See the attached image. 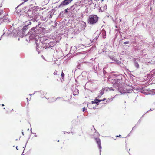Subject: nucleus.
Segmentation results:
<instances>
[{
    "mask_svg": "<svg viewBox=\"0 0 155 155\" xmlns=\"http://www.w3.org/2000/svg\"><path fill=\"white\" fill-rule=\"evenodd\" d=\"M38 27H32L27 34L30 35L31 39H35L36 45V50L38 53H40L42 48L47 49L51 47H53L55 46L56 43L51 41L50 40L45 38L43 39L37 40V33L36 32Z\"/></svg>",
    "mask_w": 155,
    "mask_h": 155,
    "instance_id": "1",
    "label": "nucleus"
},
{
    "mask_svg": "<svg viewBox=\"0 0 155 155\" xmlns=\"http://www.w3.org/2000/svg\"><path fill=\"white\" fill-rule=\"evenodd\" d=\"M37 9V7H34L29 8L25 7L23 8V10H24V12L26 14V16L27 18L34 22L37 21L38 17L40 15Z\"/></svg>",
    "mask_w": 155,
    "mask_h": 155,
    "instance_id": "2",
    "label": "nucleus"
},
{
    "mask_svg": "<svg viewBox=\"0 0 155 155\" xmlns=\"http://www.w3.org/2000/svg\"><path fill=\"white\" fill-rule=\"evenodd\" d=\"M99 18L95 15H90L87 19L88 23L91 25L96 24L98 21Z\"/></svg>",
    "mask_w": 155,
    "mask_h": 155,
    "instance_id": "3",
    "label": "nucleus"
},
{
    "mask_svg": "<svg viewBox=\"0 0 155 155\" xmlns=\"http://www.w3.org/2000/svg\"><path fill=\"white\" fill-rule=\"evenodd\" d=\"M110 81L112 83L114 87H117L118 89L120 86V84L122 81V79L119 78L118 77H117L111 79L110 80Z\"/></svg>",
    "mask_w": 155,
    "mask_h": 155,
    "instance_id": "4",
    "label": "nucleus"
},
{
    "mask_svg": "<svg viewBox=\"0 0 155 155\" xmlns=\"http://www.w3.org/2000/svg\"><path fill=\"white\" fill-rule=\"evenodd\" d=\"M93 127L94 129V130L95 131V134H94V138L95 139V140L97 143V144L98 147L100 149L99 152L100 154V155L101 152L102 147L101 145V140L99 138H97V137H99V136H100V134L98 132H96V130L95 129L94 126H93Z\"/></svg>",
    "mask_w": 155,
    "mask_h": 155,
    "instance_id": "5",
    "label": "nucleus"
},
{
    "mask_svg": "<svg viewBox=\"0 0 155 155\" xmlns=\"http://www.w3.org/2000/svg\"><path fill=\"white\" fill-rule=\"evenodd\" d=\"M118 90L122 94L130 93L132 91V87L128 86L120 87L118 88Z\"/></svg>",
    "mask_w": 155,
    "mask_h": 155,
    "instance_id": "6",
    "label": "nucleus"
},
{
    "mask_svg": "<svg viewBox=\"0 0 155 155\" xmlns=\"http://www.w3.org/2000/svg\"><path fill=\"white\" fill-rule=\"evenodd\" d=\"M19 32L18 29H15L12 26L8 30L7 32L8 35L11 34H12L15 37L18 35V33Z\"/></svg>",
    "mask_w": 155,
    "mask_h": 155,
    "instance_id": "7",
    "label": "nucleus"
},
{
    "mask_svg": "<svg viewBox=\"0 0 155 155\" xmlns=\"http://www.w3.org/2000/svg\"><path fill=\"white\" fill-rule=\"evenodd\" d=\"M73 0H64L58 7V8L63 7L68 5Z\"/></svg>",
    "mask_w": 155,
    "mask_h": 155,
    "instance_id": "8",
    "label": "nucleus"
},
{
    "mask_svg": "<svg viewBox=\"0 0 155 155\" xmlns=\"http://www.w3.org/2000/svg\"><path fill=\"white\" fill-rule=\"evenodd\" d=\"M133 64L135 67L137 69H138L139 68V66L138 62L140 61V59L139 58H134L133 59Z\"/></svg>",
    "mask_w": 155,
    "mask_h": 155,
    "instance_id": "9",
    "label": "nucleus"
},
{
    "mask_svg": "<svg viewBox=\"0 0 155 155\" xmlns=\"http://www.w3.org/2000/svg\"><path fill=\"white\" fill-rule=\"evenodd\" d=\"M78 86L76 85H73L72 87V91L74 95H78L79 94V90L78 88Z\"/></svg>",
    "mask_w": 155,
    "mask_h": 155,
    "instance_id": "10",
    "label": "nucleus"
},
{
    "mask_svg": "<svg viewBox=\"0 0 155 155\" xmlns=\"http://www.w3.org/2000/svg\"><path fill=\"white\" fill-rule=\"evenodd\" d=\"M40 24L41 23L39 22L38 25H36V27H37V31H36L37 35L39 33H41L42 31L45 30L44 28L40 26Z\"/></svg>",
    "mask_w": 155,
    "mask_h": 155,
    "instance_id": "11",
    "label": "nucleus"
},
{
    "mask_svg": "<svg viewBox=\"0 0 155 155\" xmlns=\"http://www.w3.org/2000/svg\"><path fill=\"white\" fill-rule=\"evenodd\" d=\"M84 63L81 62L80 61H79L77 63V68L79 69H83L84 67Z\"/></svg>",
    "mask_w": 155,
    "mask_h": 155,
    "instance_id": "12",
    "label": "nucleus"
},
{
    "mask_svg": "<svg viewBox=\"0 0 155 155\" xmlns=\"http://www.w3.org/2000/svg\"><path fill=\"white\" fill-rule=\"evenodd\" d=\"M28 29V28L27 27V26L25 25L23 27L21 31L22 36H23L27 35V31Z\"/></svg>",
    "mask_w": 155,
    "mask_h": 155,
    "instance_id": "13",
    "label": "nucleus"
},
{
    "mask_svg": "<svg viewBox=\"0 0 155 155\" xmlns=\"http://www.w3.org/2000/svg\"><path fill=\"white\" fill-rule=\"evenodd\" d=\"M8 15H5L3 18H1V19L2 21V22H5L8 23L10 21V20L8 19Z\"/></svg>",
    "mask_w": 155,
    "mask_h": 155,
    "instance_id": "14",
    "label": "nucleus"
},
{
    "mask_svg": "<svg viewBox=\"0 0 155 155\" xmlns=\"http://www.w3.org/2000/svg\"><path fill=\"white\" fill-rule=\"evenodd\" d=\"M71 10H74V11H77L80 9V8H78V7L77 6H76V4L75 3L71 7Z\"/></svg>",
    "mask_w": 155,
    "mask_h": 155,
    "instance_id": "15",
    "label": "nucleus"
},
{
    "mask_svg": "<svg viewBox=\"0 0 155 155\" xmlns=\"http://www.w3.org/2000/svg\"><path fill=\"white\" fill-rule=\"evenodd\" d=\"M98 66V64H96V65H94L93 67V69L94 72L97 73L98 69L99 68V67L97 68Z\"/></svg>",
    "mask_w": 155,
    "mask_h": 155,
    "instance_id": "16",
    "label": "nucleus"
},
{
    "mask_svg": "<svg viewBox=\"0 0 155 155\" xmlns=\"http://www.w3.org/2000/svg\"><path fill=\"white\" fill-rule=\"evenodd\" d=\"M82 2L79 1L76 2L75 3L76 4V6H77L78 8H80L84 6V5L82 4Z\"/></svg>",
    "mask_w": 155,
    "mask_h": 155,
    "instance_id": "17",
    "label": "nucleus"
},
{
    "mask_svg": "<svg viewBox=\"0 0 155 155\" xmlns=\"http://www.w3.org/2000/svg\"><path fill=\"white\" fill-rule=\"evenodd\" d=\"M102 71L103 73L104 78L106 79L108 76V74L105 70L104 68L103 69Z\"/></svg>",
    "mask_w": 155,
    "mask_h": 155,
    "instance_id": "18",
    "label": "nucleus"
},
{
    "mask_svg": "<svg viewBox=\"0 0 155 155\" xmlns=\"http://www.w3.org/2000/svg\"><path fill=\"white\" fill-rule=\"evenodd\" d=\"M102 35V37L103 38H106V31L104 29H102L100 33Z\"/></svg>",
    "mask_w": 155,
    "mask_h": 155,
    "instance_id": "19",
    "label": "nucleus"
},
{
    "mask_svg": "<svg viewBox=\"0 0 155 155\" xmlns=\"http://www.w3.org/2000/svg\"><path fill=\"white\" fill-rule=\"evenodd\" d=\"M132 91H133V92L135 93H137V91H139L141 92V93H143V91H142L139 90H141L142 89L141 88H137V89H135L134 88H133L132 87Z\"/></svg>",
    "mask_w": 155,
    "mask_h": 155,
    "instance_id": "20",
    "label": "nucleus"
},
{
    "mask_svg": "<svg viewBox=\"0 0 155 155\" xmlns=\"http://www.w3.org/2000/svg\"><path fill=\"white\" fill-rule=\"evenodd\" d=\"M97 97H96L94 100V101H91L92 104H96L97 105H98L99 104V101H98V99L97 98Z\"/></svg>",
    "mask_w": 155,
    "mask_h": 155,
    "instance_id": "21",
    "label": "nucleus"
},
{
    "mask_svg": "<svg viewBox=\"0 0 155 155\" xmlns=\"http://www.w3.org/2000/svg\"><path fill=\"white\" fill-rule=\"evenodd\" d=\"M100 93L98 94L97 97L98 98H100L102 95L104 94L103 91L101 90L100 91Z\"/></svg>",
    "mask_w": 155,
    "mask_h": 155,
    "instance_id": "22",
    "label": "nucleus"
},
{
    "mask_svg": "<svg viewBox=\"0 0 155 155\" xmlns=\"http://www.w3.org/2000/svg\"><path fill=\"white\" fill-rule=\"evenodd\" d=\"M64 12L63 11L60 13L58 17L60 18H61L64 16Z\"/></svg>",
    "mask_w": 155,
    "mask_h": 155,
    "instance_id": "23",
    "label": "nucleus"
},
{
    "mask_svg": "<svg viewBox=\"0 0 155 155\" xmlns=\"http://www.w3.org/2000/svg\"><path fill=\"white\" fill-rule=\"evenodd\" d=\"M37 92H39L41 94V97H42V96L44 95V94H45V92L44 91H35V93Z\"/></svg>",
    "mask_w": 155,
    "mask_h": 155,
    "instance_id": "24",
    "label": "nucleus"
},
{
    "mask_svg": "<svg viewBox=\"0 0 155 155\" xmlns=\"http://www.w3.org/2000/svg\"><path fill=\"white\" fill-rule=\"evenodd\" d=\"M151 74H152V77L155 76V69L151 71Z\"/></svg>",
    "mask_w": 155,
    "mask_h": 155,
    "instance_id": "25",
    "label": "nucleus"
},
{
    "mask_svg": "<svg viewBox=\"0 0 155 155\" xmlns=\"http://www.w3.org/2000/svg\"><path fill=\"white\" fill-rule=\"evenodd\" d=\"M109 87H103L102 89V91H107L108 90H109Z\"/></svg>",
    "mask_w": 155,
    "mask_h": 155,
    "instance_id": "26",
    "label": "nucleus"
},
{
    "mask_svg": "<svg viewBox=\"0 0 155 155\" xmlns=\"http://www.w3.org/2000/svg\"><path fill=\"white\" fill-rule=\"evenodd\" d=\"M53 15V13H52V12H49V14H48V15L49 18H52Z\"/></svg>",
    "mask_w": 155,
    "mask_h": 155,
    "instance_id": "27",
    "label": "nucleus"
},
{
    "mask_svg": "<svg viewBox=\"0 0 155 155\" xmlns=\"http://www.w3.org/2000/svg\"><path fill=\"white\" fill-rule=\"evenodd\" d=\"M31 24V21H28L27 23H26L25 26H27V27L29 28V26Z\"/></svg>",
    "mask_w": 155,
    "mask_h": 155,
    "instance_id": "28",
    "label": "nucleus"
},
{
    "mask_svg": "<svg viewBox=\"0 0 155 155\" xmlns=\"http://www.w3.org/2000/svg\"><path fill=\"white\" fill-rule=\"evenodd\" d=\"M109 56L110 59L112 60L113 61H114V60H115V59H116L115 58V57L114 56L109 55Z\"/></svg>",
    "mask_w": 155,
    "mask_h": 155,
    "instance_id": "29",
    "label": "nucleus"
},
{
    "mask_svg": "<svg viewBox=\"0 0 155 155\" xmlns=\"http://www.w3.org/2000/svg\"><path fill=\"white\" fill-rule=\"evenodd\" d=\"M114 61H115L118 64H121V62L119 61L118 60H117L116 59L114 60Z\"/></svg>",
    "mask_w": 155,
    "mask_h": 155,
    "instance_id": "30",
    "label": "nucleus"
},
{
    "mask_svg": "<svg viewBox=\"0 0 155 155\" xmlns=\"http://www.w3.org/2000/svg\"><path fill=\"white\" fill-rule=\"evenodd\" d=\"M70 9V8H67V9H65V10H63V11L64 12V13H67L68 11Z\"/></svg>",
    "mask_w": 155,
    "mask_h": 155,
    "instance_id": "31",
    "label": "nucleus"
},
{
    "mask_svg": "<svg viewBox=\"0 0 155 155\" xmlns=\"http://www.w3.org/2000/svg\"><path fill=\"white\" fill-rule=\"evenodd\" d=\"M48 100L49 102H52L54 101L53 100V98H48ZM55 101L56 100H55V101Z\"/></svg>",
    "mask_w": 155,
    "mask_h": 155,
    "instance_id": "32",
    "label": "nucleus"
},
{
    "mask_svg": "<svg viewBox=\"0 0 155 155\" xmlns=\"http://www.w3.org/2000/svg\"><path fill=\"white\" fill-rule=\"evenodd\" d=\"M103 10L104 11V10H105L107 9V5L105 4L104 6L103 7Z\"/></svg>",
    "mask_w": 155,
    "mask_h": 155,
    "instance_id": "33",
    "label": "nucleus"
},
{
    "mask_svg": "<svg viewBox=\"0 0 155 155\" xmlns=\"http://www.w3.org/2000/svg\"><path fill=\"white\" fill-rule=\"evenodd\" d=\"M30 131H31V134H35V137H37V135H36V134L35 133H33L32 131V128H31V129H30Z\"/></svg>",
    "mask_w": 155,
    "mask_h": 155,
    "instance_id": "34",
    "label": "nucleus"
},
{
    "mask_svg": "<svg viewBox=\"0 0 155 155\" xmlns=\"http://www.w3.org/2000/svg\"><path fill=\"white\" fill-rule=\"evenodd\" d=\"M99 34H98L97 35V36L94 39V40H93L94 41L98 39V38L99 37Z\"/></svg>",
    "mask_w": 155,
    "mask_h": 155,
    "instance_id": "35",
    "label": "nucleus"
},
{
    "mask_svg": "<svg viewBox=\"0 0 155 155\" xmlns=\"http://www.w3.org/2000/svg\"><path fill=\"white\" fill-rule=\"evenodd\" d=\"M61 77H62V79H63V78H64V74L63 73V71H62V73H61Z\"/></svg>",
    "mask_w": 155,
    "mask_h": 155,
    "instance_id": "36",
    "label": "nucleus"
},
{
    "mask_svg": "<svg viewBox=\"0 0 155 155\" xmlns=\"http://www.w3.org/2000/svg\"><path fill=\"white\" fill-rule=\"evenodd\" d=\"M153 110L151 109H150L149 110L147 111L145 113L142 117L147 113L149 111H152Z\"/></svg>",
    "mask_w": 155,
    "mask_h": 155,
    "instance_id": "37",
    "label": "nucleus"
},
{
    "mask_svg": "<svg viewBox=\"0 0 155 155\" xmlns=\"http://www.w3.org/2000/svg\"><path fill=\"white\" fill-rule=\"evenodd\" d=\"M141 121V120L140 119L138 121L137 123L136 124V125H137L138 124H139Z\"/></svg>",
    "mask_w": 155,
    "mask_h": 155,
    "instance_id": "38",
    "label": "nucleus"
},
{
    "mask_svg": "<svg viewBox=\"0 0 155 155\" xmlns=\"http://www.w3.org/2000/svg\"><path fill=\"white\" fill-rule=\"evenodd\" d=\"M29 138H30V137H29V138H28V140L26 142V144H25V147H23V148H25V147H26V145H27V143H28V140H29Z\"/></svg>",
    "mask_w": 155,
    "mask_h": 155,
    "instance_id": "39",
    "label": "nucleus"
},
{
    "mask_svg": "<svg viewBox=\"0 0 155 155\" xmlns=\"http://www.w3.org/2000/svg\"><path fill=\"white\" fill-rule=\"evenodd\" d=\"M109 89L110 91H114V89L112 87H109Z\"/></svg>",
    "mask_w": 155,
    "mask_h": 155,
    "instance_id": "40",
    "label": "nucleus"
},
{
    "mask_svg": "<svg viewBox=\"0 0 155 155\" xmlns=\"http://www.w3.org/2000/svg\"><path fill=\"white\" fill-rule=\"evenodd\" d=\"M53 74L54 75H57V72L56 71H55L54 72Z\"/></svg>",
    "mask_w": 155,
    "mask_h": 155,
    "instance_id": "41",
    "label": "nucleus"
},
{
    "mask_svg": "<svg viewBox=\"0 0 155 155\" xmlns=\"http://www.w3.org/2000/svg\"><path fill=\"white\" fill-rule=\"evenodd\" d=\"M118 65H120L121 67H123L124 66L123 64L121 62V64H119Z\"/></svg>",
    "mask_w": 155,
    "mask_h": 155,
    "instance_id": "42",
    "label": "nucleus"
},
{
    "mask_svg": "<svg viewBox=\"0 0 155 155\" xmlns=\"http://www.w3.org/2000/svg\"><path fill=\"white\" fill-rule=\"evenodd\" d=\"M3 13V10H1L0 11V15L2 14Z\"/></svg>",
    "mask_w": 155,
    "mask_h": 155,
    "instance_id": "43",
    "label": "nucleus"
},
{
    "mask_svg": "<svg viewBox=\"0 0 155 155\" xmlns=\"http://www.w3.org/2000/svg\"><path fill=\"white\" fill-rule=\"evenodd\" d=\"M129 43V41H126V42H124L123 43V44H128Z\"/></svg>",
    "mask_w": 155,
    "mask_h": 155,
    "instance_id": "44",
    "label": "nucleus"
},
{
    "mask_svg": "<svg viewBox=\"0 0 155 155\" xmlns=\"http://www.w3.org/2000/svg\"><path fill=\"white\" fill-rule=\"evenodd\" d=\"M82 109H83L82 111L83 112H84V111H85V110H86L85 109V107H83Z\"/></svg>",
    "mask_w": 155,
    "mask_h": 155,
    "instance_id": "45",
    "label": "nucleus"
},
{
    "mask_svg": "<svg viewBox=\"0 0 155 155\" xmlns=\"http://www.w3.org/2000/svg\"><path fill=\"white\" fill-rule=\"evenodd\" d=\"M98 101H99V103L101 101H102V100H100V99H98Z\"/></svg>",
    "mask_w": 155,
    "mask_h": 155,
    "instance_id": "46",
    "label": "nucleus"
},
{
    "mask_svg": "<svg viewBox=\"0 0 155 155\" xmlns=\"http://www.w3.org/2000/svg\"><path fill=\"white\" fill-rule=\"evenodd\" d=\"M121 136V135H119V136H118V135H117V136H116V137H120V136Z\"/></svg>",
    "mask_w": 155,
    "mask_h": 155,
    "instance_id": "47",
    "label": "nucleus"
},
{
    "mask_svg": "<svg viewBox=\"0 0 155 155\" xmlns=\"http://www.w3.org/2000/svg\"><path fill=\"white\" fill-rule=\"evenodd\" d=\"M136 128V127L135 126H134L132 128V130H134Z\"/></svg>",
    "mask_w": 155,
    "mask_h": 155,
    "instance_id": "48",
    "label": "nucleus"
},
{
    "mask_svg": "<svg viewBox=\"0 0 155 155\" xmlns=\"http://www.w3.org/2000/svg\"><path fill=\"white\" fill-rule=\"evenodd\" d=\"M2 23V22L1 19V18L0 17V24H1Z\"/></svg>",
    "mask_w": 155,
    "mask_h": 155,
    "instance_id": "49",
    "label": "nucleus"
},
{
    "mask_svg": "<svg viewBox=\"0 0 155 155\" xmlns=\"http://www.w3.org/2000/svg\"><path fill=\"white\" fill-rule=\"evenodd\" d=\"M119 20L120 21V22H119V24L120 25V22L121 21V19H119Z\"/></svg>",
    "mask_w": 155,
    "mask_h": 155,
    "instance_id": "50",
    "label": "nucleus"
},
{
    "mask_svg": "<svg viewBox=\"0 0 155 155\" xmlns=\"http://www.w3.org/2000/svg\"><path fill=\"white\" fill-rule=\"evenodd\" d=\"M106 100V99L105 98H104L103 100H102V101H104Z\"/></svg>",
    "mask_w": 155,
    "mask_h": 155,
    "instance_id": "51",
    "label": "nucleus"
},
{
    "mask_svg": "<svg viewBox=\"0 0 155 155\" xmlns=\"http://www.w3.org/2000/svg\"><path fill=\"white\" fill-rule=\"evenodd\" d=\"M21 11V10H20L19 11H18H18H17V12L18 13H19V12H20Z\"/></svg>",
    "mask_w": 155,
    "mask_h": 155,
    "instance_id": "52",
    "label": "nucleus"
},
{
    "mask_svg": "<svg viewBox=\"0 0 155 155\" xmlns=\"http://www.w3.org/2000/svg\"><path fill=\"white\" fill-rule=\"evenodd\" d=\"M114 22H116H116H117V21H116V19L115 20H114Z\"/></svg>",
    "mask_w": 155,
    "mask_h": 155,
    "instance_id": "53",
    "label": "nucleus"
},
{
    "mask_svg": "<svg viewBox=\"0 0 155 155\" xmlns=\"http://www.w3.org/2000/svg\"><path fill=\"white\" fill-rule=\"evenodd\" d=\"M2 36H3V35H2L1 36V37H0V40H1V38H2Z\"/></svg>",
    "mask_w": 155,
    "mask_h": 155,
    "instance_id": "54",
    "label": "nucleus"
},
{
    "mask_svg": "<svg viewBox=\"0 0 155 155\" xmlns=\"http://www.w3.org/2000/svg\"><path fill=\"white\" fill-rule=\"evenodd\" d=\"M34 93H34L33 94H30L29 95L31 96L32 95L34 94Z\"/></svg>",
    "mask_w": 155,
    "mask_h": 155,
    "instance_id": "55",
    "label": "nucleus"
},
{
    "mask_svg": "<svg viewBox=\"0 0 155 155\" xmlns=\"http://www.w3.org/2000/svg\"><path fill=\"white\" fill-rule=\"evenodd\" d=\"M24 153V151H23L21 155H24V154H23Z\"/></svg>",
    "mask_w": 155,
    "mask_h": 155,
    "instance_id": "56",
    "label": "nucleus"
},
{
    "mask_svg": "<svg viewBox=\"0 0 155 155\" xmlns=\"http://www.w3.org/2000/svg\"><path fill=\"white\" fill-rule=\"evenodd\" d=\"M22 135H24V132H22Z\"/></svg>",
    "mask_w": 155,
    "mask_h": 155,
    "instance_id": "57",
    "label": "nucleus"
},
{
    "mask_svg": "<svg viewBox=\"0 0 155 155\" xmlns=\"http://www.w3.org/2000/svg\"><path fill=\"white\" fill-rule=\"evenodd\" d=\"M16 149H17V150H18V147H17H17H16Z\"/></svg>",
    "mask_w": 155,
    "mask_h": 155,
    "instance_id": "58",
    "label": "nucleus"
},
{
    "mask_svg": "<svg viewBox=\"0 0 155 155\" xmlns=\"http://www.w3.org/2000/svg\"><path fill=\"white\" fill-rule=\"evenodd\" d=\"M2 106H4V104H2Z\"/></svg>",
    "mask_w": 155,
    "mask_h": 155,
    "instance_id": "59",
    "label": "nucleus"
},
{
    "mask_svg": "<svg viewBox=\"0 0 155 155\" xmlns=\"http://www.w3.org/2000/svg\"><path fill=\"white\" fill-rule=\"evenodd\" d=\"M151 9H152V8H151V7H150V10H151Z\"/></svg>",
    "mask_w": 155,
    "mask_h": 155,
    "instance_id": "60",
    "label": "nucleus"
},
{
    "mask_svg": "<svg viewBox=\"0 0 155 155\" xmlns=\"http://www.w3.org/2000/svg\"><path fill=\"white\" fill-rule=\"evenodd\" d=\"M116 27L117 28H118V27H117V26H116Z\"/></svg>",
    "mask_w": 155,
    "mask_h": 155,
    "instance_id": "61",
    "label": "nucleus"
},
{
    "mask_svg": "<svg viewBox=\"0 0 155 155\" xmlns=\"http://www.w3.org/2000/svg\"><path fill=\"white\" fill-rule=\"evenodd\" d=\"M108 101V100H107V101H106V102H107Z\"/></svg>",
    "mask_w": 155,
    "mask_h": 155,
    "instance_id": "62",
    "label": "nucleus"
},
{
    "mask_svg": "<svg viewBox=\"0 0 155 155\" xmlns=\"http://www.w3.org/2000/svg\"><path fill=\"white\" fill-rule=\"evenodd\" d=\"M78 48V46H77V47H76V49H77Z\"/></svg>",
    "mask_w": 155,
    "mask_h": 155,
    "instance_id": "63",
    "label": "nucleus"
},
{
    "mask_svg": "<svg viewBox=\"0 0 155 155\" xmlns=\"http://www.w3.org/2000/svg\"><path fill=\"white\" fill-rule=\"evenodd\" d=\"M42 98H44V97H45V98H46V97H42Z\"/></svg>",
    "mask_w": 155,
    "mask_h": 155,
    "instance_id": "64",
    "label": "nucleus"
}]
</instances>
